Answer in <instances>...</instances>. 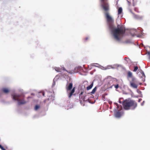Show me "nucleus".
<instances>
[{"label":"nucleus","instance_id":"nucleus-23","mask_svg":"<svg viewBox=\"0 0 150 150\" xmlns=\"http://www.w3.org/2000/svg\"><path fill=\"white\" fill-rule=\"evenodd\" d=\"M63 70H64V71H67V72H68V73H70V74H71V73H70V72H69L68 71H67L64 68H63Z\"/></svg>","mask_w":150,"mask_h":150},{"label":"nucleus","instance_id":"nucleus-13","mask_svg":"<svg viewBox=\"0 0 150 150\" xmlns=\"http://www.w3.org/2000/svg\"><path fill=\"white\" fill-rule=\"evenodd\" d=\"M2 91L4 93H7L9 92V90L8 89L6 88H4L2 89Z\"/></svg>","mask_w":150,"mask_h":150},{"label":"nucleus","instance_id":"nucleus-8","mask_svg":"<svg viewBox=\"0 0 150 150\" xmlns=\"http://www.w3.org/2000/svg\"><path fill=\"white\" fill-rule=\"evenodd\" d=\"M83 93V92H81L79 94V98L80 101H82L83 100V101L85 100V97L86 96H83L82 95Z\"/></svg>","mask_w":150,"mask_h":150},{"label":"nucleus","instance_id":"nucleus-22","mask_svg":"<svg viewBox=\"0 0 150 150\" xmlns=\"http://www.w3.org/2000/svg\"><path fill=\"white\" fill-rule=\"evenodd\" d=\"M0 148L2 150H3L4 148L1 145H0Z\"/></svg>","mask_w":150,"mask_h":150},{"label":"nucleus","instance_id":"nucleus-1","mask_svg":"<svg viewBox=\"0 0 150 150\" xmlns=\"http://www.w3.org/2000/svg\"><path fill=\"white\" fill-rule=\"evenodd\" d=\"M108 0H100L101 6L104 11V13L109 29L114 38L119 41L123 38L125 32V28L122 25H118L117 28H114L113 25L114 20L110 15L109 11L110 9Z\"/></svg>","mask_w":150,"mask_h":150},{"label":"nucleus","instance_id":"nucleus-11","mask_svg":"<svg viewBox=\"0 0 150 150\" xmlns=\"http://www.w3.org/2000/svg\"><path fill=\"white\" fill-rule=\"evenodd\" d=\"M122 11V9L121 7H120L118 9V14L119 15L121 14Z\"/></svg>","mask_w":150,"mask_h":150},{"label":"nucleus","instance_id":"nucleus-3","mask_svg":"<svg viewBox=\"0 0 150 150\" xmlns=\"http://www.w3.org/2000/svg\"><path fill=\"white\" fill-rule=\"evenodd\" d=\"M24 96L23 95L14 94L13 96V98L15 100L18 101V105H21L25 104L27 102L24 100Z\"/></svg>","mask_w":150,"mask_h":150},{"label":"nucleus","instance_id":"nucleus-17","mask_svg":"<svg viewBox=\"0 0 150 150\" xmlns=\"http://www.w3.org/2000/svg\"><path fill=\"white\" fill-rule=\"evenodd\" d=\"M138 69V67L137 66H134V69L133 71L134 72H136Z\"/></svg>","mask_w":150,"mask_h":150},{"label":"nucleus","instance_id":"nucleus-27","mask_svg":"<svg viewBox=\"0 0 150 150\" xmlns=\"http://www.w3.org/2000/svg\"><path fill=\"white\" fill-rule=\"evenodd\" d=\"M135 5V4L134 3H133V6H134Z\"/></svg>","mask_w":150,"mask_h":150},{"label":"nucleus","instance_id":"nucleus-26","mask_svg":"<svg viewBox=\"0 0 150 150\" xmlns=\"http://www.w3.org/2000/svg\"><path fill=\"white\" fill-rule=\"evenodd\" d=\"M42 95L43 96H45V93H42Z\"/></svg>","mask_w":150,"mask_h":150},{"label":"nucleus","instance_id":"nucleus-6","mask_svg":"<svg viewBox=\"0 0 150 150\" xmlns=\"http://www.w3.org/2000/svg\"><path fill=\"white\" fill-rule=\"evenodd\" d=\"M129 81L130 86L134 88H137L138 85L137 84L136 79L134 78H132V79H129Z\"/></svg>","mask_w":150,"mask_h":150},{"label":"nucleus","instance_id":"nucleus-20","mask_svg":"<svg viewBox=\"0 0 150 150\" xmlns=\"http://www.w3.org/2000/svg\"><path fill=\"white\" fill-rule=\"evenodd\" d=\"M117 107V108H118V109H119V105L117 103H115Z\"/></svg>","mask_w":150,"mask_h":150},{"label":"nucleus","instance_id":"nucleus-15","mask_svg":"<svg viewBox=\"0 0 150 150\" xmlns=\"http://www.w3.org/2000/svg\"><path fill=\"white\" fill-rule=\"evenodd\" d=\"M96 87H95L93 89V90H92V91L91 92V93L92 94L94 93H95V92H96Z\"/></svg>","mask_w":150,"mask_h":150},{"label":"nucleus","instance_id":"nucleus-10","mask_svg":"<svg viewBox=\"0 0 150 150\" xmlns=\"http://www.w3.org/2000/svg\"><path fill=\"white\" fill-rule=\"evenodd\" d=\"M93 82H92L90 86L87 87L86 88L87 90H88L91 89L93 86Z\"/></svg>","mask_w":150,"mask_h":150},{"label":"nucleus","instance_id":"nucleus-9","mask_svg":"<svg viewBox=\"0 0 150 150\" xmlns=\"http://www.w3.org/2000/svg\"><path fill=\"white\" fill-rule=\"evenodd\" d=\"M128 77L130 78L129 79H132V78H133L132 77V73L130 71H129L128 72Z\"/></svg>","mask_w":150,"mask_h":150},{"label":"nucleus","instance_id":"nucleus-21","mask_svg":"<svg viewBox=\"0 0 150 150\" xmlns=\"http://www.w3.org/2000/svg\"><path fill=\"white\" fill-rule=\"evenodd\" d=\"M134 10L136 12H138V9L137 8H134Z\"/></svg>","mask_w":150,"mask_h":150},{"label":"nucleus","instance_id":"nucleus-16","mask_svg":"<svg viewBox=\"0 0 150 150\" xmlns=\"http://www.w3.org/2000/svg\"><path fill=\"white\" fill-rule=\"evenodd\" d=\"M40 108V106L39 105H36L35 107V110H37Z\"/></svg>","mask_w":150,"mask_h":150},{"label":"nucleus","instance_id":"nucleus-14","mask_svg":"<svg viewBox=\"0 0 150 150\" xmlns=\"http://www.w3.org/2000/svg\"><path fill=\"white\" fill-rule=\"evenodd\" d=\"M55 69L57 72H60L61 71V69L60 68L56 67L55 68Z\"/></svg>","mask_w":150,"mask_h":150},{"label":"nucleus","instance_id":"nucleus-4","mask_svg":"<svg viewBox=\"0 0 150 150\" xmlns=\"http://www.w3.org/2000/svg\"><path fill=\"white\" fill-rule=\"evenodd\" d=\"M73 84L72 83H70L68 86H67L66 89L67 93L68 95L69 98H70L73 95V93L75 92V88H73L70 92H69V90H70L72 88Z\"/></svg>","mask_w":150,"mask_h":150},{"label":"nucleus","instance_id":"nucleus-29","mask_svg":"<svg viewBox=\"0 0 150 150\" xmlns=\"http://www.w3.org/2000/svg\"><path fill=\"white\" fill-rule=\"evenodd\" d=\"M3 150H6L5 149Z\"/></svg>","mask_w":150,"mask_h":150},{"label":"nucleus","instance_id":"nucleus-7","mask_svg":"<svg viewBox=\"0 0 150 150\" xmlns=\"http://www.w3.org/2000/svg\"><path fill=\"white\" fill-rule=\"evenodd\" d=\"M129 11L133 15V17L135 19L137 20H141L143 18V16H142L135 14L134 13L132 12V10L130 8L129 9Z\"/></svg>","mask_w":150,"mask_h":150},{"label":"nucleus","instance_id":"nucleus-5","mask_svg":"<svg viewBox=\"0 0 150 150\" xmlns=\"http://www.w3.org/2000/svg\"><path fill=\"white\" fill-rule=\"evenodd\" d=\"M108 83L110 85V86H109V88H111L113 86H114L116 89H118L119 87V82L118 80L116 79H113V80H111Z\"/></svg>","mask_w":150,"mask_h":150},{"label":"nucleus","instance_id":"nucleus-25","mask_svg":"<svg viewBox=\"0 0 150 150\" xmlns=\"http://www.w3.org/2000/svg\"><path fill=\"white\" fill-rule=\"evenodd\" d=\"M127 0V1H128V3H129V6H130V4H131V3H130V2H129V1H128V0Z\"/></svg>","mask_w":150,"mask_h":150},{"label":"nucleus","instance_id":"nucleus-2","mask_svg":"<svg viewBox=\"0 0 150 150\" xmlns=\"http://www.w3.org/2000/svg\"><path fill=\"white\" fill-rule=\"evenodd\" d=\"M123 106L125 110H134L137 106V103L134 100H126L123 101Z\"/></svg>","mask_w":150,"mask_h":150},{"label":"nucleus","instance_id":"nucleus-28","mask_svg":"<svg viewBox=\"0 0 150 150\" xmlns=\"http://www.w3.org/2000/svg\"><path fill=\"white\" fill-rule=\"evenodd\" d=\"M30 98L31 97H28V98Z\"/></svg>","mask_w":150,"mask_h":150},{"label":"nucleus","instance_id":"nucleus-12","mask_svg":"<svg viewBox=\"0 0 150 150\" xmlns=\"http://www.w3.org/2000/svg\"><path fill=\"white\" fill-rule=\"evenodd\" d=\"M115 115L116 117H120L121 116V114L120 112H117L115 113Z\"/></svg>","mask_w":150,"mask_h":150},{"label":"nucleus","instance_id":"nucleus-24","mask_svg":"<svg viewBox=\"0 0 150 150\" xmlns=\"http://www.w3.org/2000/svg\"><path fill=\"white\" fill-rule=\"evenodd\" d=\"M91 67H92L93 66H96L95 65H94V64H91Z\"/></svg>","mask_w":150,"mask_h":150},{"label":"nucleus","instance_id":"nucleus-18","mask_svg":"<svg viewBox=\"0 0 150 150\" xmlns=\"http://www.w3.org/2000/svg\"><path fill=\"white\" fill-rule=\"evenodd\" d=\"M92 67L90 65L88 66V70H90L92 69Z\"/></svg>","mask_w":150,"mask_h":150},{"label":"nucleus","instance_id":"nucleus-19","mask_svg":"<svg viewBox=\"0 0 150 150\" xmlns=\"http://www.w3.org/2000/svg\"><path fill=\"white\" fill-rule=\"evenodd\" d=\"M89 39V38L88 37H86L84 39V41H87Z\"/></svg>","mask_w":150,"mask_h":150}]
</instances>
